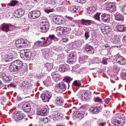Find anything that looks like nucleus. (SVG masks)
Masks as SVG:
<instances>
[{
    "mask_svg": "<svg viewBox=\"0 0 126 126\" xmlns=\"http://www.w3.org/2000/svg\"><path fill=\"white\" fill-rule=\"evenodd\" d=\"M21 86L26 89H28L29 88V83L27 81H24L21 83Z\"/></svg>",
    "mask_w": 126,
    "mask_h": 126,
    "instance_id": "35",
    "label": "nucleus"
},
{
    "mask_svg": "<svg viewBox=\"0 0 126 126\" xmlns=\"http://www.w3.org/2000/svg\"><path fill=\"white\" fill-rule=\"evenodd\" d=\"M101 30L103 34H112L113 33L112 28L109 26H105L104 28L101 29Z\"/></svg>",
    "mask_w": 126,
    "mask_h": 126,
    "instance_id": "21",
    "label": "nucleus"
},
{
    "mask_svg": "<svg viewBox=\"0 0 126 126\" xmlns=\"http://www.w3.org/2000/svg\"><path fill=\"white\" fill-rule=\"evenodd\" d=\"M45 66L48 71H51V70H52V68H53V63H47L45 64Z\"/></svg>",
    "mask_w": 126,
    "mask_h": 126,
    "instance_id": "41",
    "label": "nucleus"
},
{
    "mask_svg": "<svg viewBox=\"0 0 126 126\" xmlns=\"http://www.w3.org/2000/svg\"><path fill=\"white\" fill-rule=\"evenodd\" d=\"M53 21L55 22L56 24L61 25L63 22H64V18L62 16H57L53 17Z\"/></svg>",
    "mask_w": 126,
    "mask_h": 126,
    "instance_id": "13",
    "label": "nucleus"
},
{
    "mask_svg": "<svg viewBox=\"0 0 126 126\" xmlns=\"http://www.w3.org/2000/svg\"><path fill=\"white\" fill-rule=\"evenodd\" d=\"M47 40H45L44 41H36L34 43V47H36L37 48H39V47H44V46H46L47 44Z\"/></svg>",
    "mask_w": 126,
    "mask_h": 126,
    "instance_id": "28",
    "label": "nucleus"
},
{
    "mask_svg": "<svg viewBox=\"0 0 126 126\" xmlns=\"http://www.w3.org/2000/svg\"><path fill=\"white\" fill-rule=\"evenodd\" d=\"M82 99L83 101H90L91 99V92L90 91H85L81 94Z\"/></svg>",
    "mask_w": 126,
    "mask_h": 126,
    "instance_id": "10",
    "label": "nucleus"
},
{
    "mask_svg": "<svg viewBox=\"0 0 126 126\" xmlns=\"http://www.w3.org/2000/svg\"><path fill=\"white\" fill-rule=\"evenodd\" d=\"M112 123L115 126H123L126 124V118L125 116L114 117L112 120Z\"/></svg>",
    "mask_w": 126,
    "mask_h": 126,
    "instance_id": "2",
    "label": "nucleus"
},
{
    "mask_svg": "<svg viewBox=\"0 0 126 126\" xmlns=\"http://www.w3.org/2000/svg\"><path fill=\"white\" fill-rule=\"evenodd\" d=\"M63 59V55H59L57 56V61H59L60 63H62V60Z\"/></svg>",
    "mask_w": 126,
    "mask_h": 126,
    "instance_id": "48",
    "label": "nucleus"
},
{
    "mask_svg": "<svg viewBox=\"0 0 126 126\" xmlns=\"http://www.w3.org/2000/svg\"><path fill=\"white\" fill-rule=\"evenodd\" d=\"M66 51L67 53H71L73 50V45L72 44H69L66 46Z\"/></svg>",
    "mask_w": 126,
    "mask_h": 126,
    "instance_id": "38",
    "label": "nucleus"
},
{
    "mask_svg": "<svg viewBox=\"0 0 126 126\" xmlns=\"http://www.w3.org/2000/svg\"><path fill=\"white\" fill-rule=\"evenodd\" d=\"M110 41H111L113 44H117L120 42V39H119L118 36H116L115 34L113 33L111 36Z\"/></svg>",
    "mask_w": 126,
    "mask_h": 126,
    "instance_id": "30",
    "label": "nucleus"
},
{
    "mask_svg": "<svg viewBox=\"0 0 126 126\" xmlns=\"http://www.w3.org/2000/svg\"><path fill=\"white\" fill-rule=\"evenodd\" d=\"M55 90L58 93H63V91L66 90V85L63 82H61L56 85Z\"/></svg>",
    "mask_w": 126,
    "mask_h": 126,
    "instance_id": "7",
    "label": "nucleus"
},
{
    "mask_svg": "<svg viewBox=\"0 0 126 126\" xmlns=\"http://www.w3.org/2000/svg\"><path fill=\"white\" fill-rule=\"evenodd\" d=\"M20 57L23 60H26L31 59V56H32V53L29 50L21 51L20 53Z\"/></svg>",
    "mask_w": 126,
    "mask_h": 126,
    "instance_id": "6",
    "label": "nucleus"
},
{
    "mask_svg": "<svg viewBox=\"0 0 126 126\" xmlns=\"http://www.w3.org/2000/svg\"><path fill=\"white\" fill-rule=\"evenodd\" d=\"M41 15V12L39 10H33L29 13V18L31 19H36L39 18Z\"/></svg>",
    "mask_w": 126,
    "mask_h": 126,
    "instance_id": "9",
    "label": "nucleus"
},
{
    "mask_svg": "<svg viewBox=\"0 0 126 126\" xmlns=\"http://www.w3.org/2000/svg\"><path fill=\"white\" fill-rule=\"evenodd\" d=\"M101 15V13L97 12L94 16V17L95 20H97V21H101L100 20V15Z\"/></svg>",
    "mask_w": 126,
    "mask_h": 126,
    "instance_id": "45",
    "label": "nucleus"
},
{
    "mask_svg": "<svg viewBox=\"0 0 126 126\" xmlns=\"http://www.w3.org/2000/svg\"><path fill=\"white\" fill-rule=\"evenodd\" d=\"M16 57V54L14 52L9 53L5 57L2 58V62L3 63H9L11 61H13Z\"/></svg>",
    "mask_w": 126,
    "mask_h": 126,
    "instance_id": "4",
    "label": "nucleus"
},
{
    "mask_svg": "<svg viewBox=\"0 0 126 126\" xmlns=\"http://www.w3.org/2000/svg\"><path fill=\"white\" fill-rule=\"evenodd\" d=\"M22 109L25 113H29L31 111V105L28 102H25L22 106Z\"/></svg>",
    "mask_w": 126,
    "mask_h": 126,
    "instance_id": "20",
    "label": "nucleus"
},
{
    "mask_svg": "<svg viewBox=\"0 0 126 126\" xmlns=\"http://www.w3.org/2000/svg\"><path fill=\"white\" fill-rule=\"evenodd\" d=\"M97 124L100 126H105V123H103L102 121V120L99 119L97 121Z\"/></svg>",
    "mask_w": 126,
    "mask_h": 126,
    "instance_id": "50",
    "label": "nucleus"
},
{
    "mask_svg": "<svg viewBox=\"0 0 126 126\" xmlns=\"http://www.w3.org/2000/svg\"><path fill=\"white\" fill-rule=\"evenodd\" d=\"M87 0H77L78 2L80 3H85V1Z\"/></svg>",
    "mask_w": 126,
    "mask_h": 126,
    "instance_id": "62",
    "label": "nucleus"
},
{
    "mask_svg": "<svg viewBox=\"0 0 126 126\" xmlns=\"http://www.w3.org/2000/svg\"><path fill=\"white\" fill-rule=\"evenodd\" d=\"M97 10V6L90 7L88 8L87 12L89 14H92L93 12H95Z\"/></svg>",
    "mask_w": 126,
    "mask_h": 126,
    "instance_id": "32",
    "label": "nucleus"
},
{
    "mask_svg": "<svg viewBox=\"0 0 126 126\" xmlns=\"http://www.w3.org/2000/svg\"><path fill=\"white\" fill-rule=\"evenodd\" d=\"M81 42L84 43V41L83 40H79L76 42V45L77 47H80L81 45H82Z\"/></svg>",
    "mask_w": 126,
    "mask_h": 126,
    "instance_id": "51",
    "label": "nucleus"
},
{
    "mask_svg": "<svg viewBox=\"0 0 126 126\" xmlns=\"http://www.w3.org/2000/svg\"><path fill=\"white\" fill-rule=\"evenodd\" d=\"M54 9H45L44 10V11L45 12H46L47 13H50V12H54Z\"/></svg>",
    "mask_w": 126,
    "mask_h": 126,
    "instance_id": "55",
    "label": "nucleus"
},
{
    "mask_svg": "<svg viewBox=\"0 0 126 126\" xmlns=\"http://www.w3.org/2000/svg\"><path fill=\"white\" fill-rule=\"evenodd\" d=\"M102 106L100 105L91 107L90 108V112L91 113V114H93L94 115H97V114H99V113L102 111Z\"/></svg>",
    "mask_w": 126,
    "mask_h": 126,
    "instance_id": "11",
    "label": "nucleus"
},
{
    "mask_svg": "<svg viewBox=\"0 0 126 126\" xmlns=\"http://www.w3.org/2000/svg\"><path fill=\"white\" fill-rule=\"evenodd\" d=\"M123 40V42H125V43H126V35L124 36Z\"/></svg>",
    "mask_w": 126,
    "mask_h": 126,
    "instance_id": "64",
    "label": "nucleus"
},
{
    "mask_svg": "<svg viewBox=\"0 0 126 126\" xmlns=\"http://www.w3.org/2000/svg\"><path fill=\"white\" fill-rule=\"evenodd\" d=\"M49 38H50V39H52V40H54L55 38H56V36H55L54 35H50Z\"/></svg>",
    "mask_w": 126,
    "mask_h": 126,
    "instance_id": "63",
    "label": "nucleus"
},
{
    "mask_svg": "<svg viewBox=\"0 0 126 126\" xmlns=\"http://www.w3.org/2000/svg\"><path fill=\"white\" fill-rule=\"evenodd\" d=\"M69 31H70V28L64 27L63 29V32L61 33L62 34V35H65V34H68V33H69Z\"/></svg>",
    "mask_w": 126,
    "mask_h": 126,
    "instance_id": "34",
    "label": "nucleus"
},
{
    "mask_svg": "<svg viewBox=\"0 0 126 126\" xmlns=\"http://www.w3.org/2000/svg\"><path fill=\"white\" fill-rule=\"evenodd\" d=\"M115 58L117 63L119 64L124 65L126 63V59L125 58L119 54V53L115 56Z\"/></svg>",
    "mask_w": 126,
    "mask_h": 126,
    "instance_id": "12",
    "label": "nucleus"
},
{
    "mask_svg": "<svg viewBox=\"0 0 126 126\" xmlns=\"http://www.w3.org/2000/svg\"><path fill=\"white\" fill-rule=\"evenodd\" d=\"M117 29H118V31H120V32H126V28L124 25H118L117 26Z\"/></svg>",
    "mask_w": 126,
    "mask_h": 126,
    "instance_id": "33",
    "label": "nucleus"
},
{
    "mask_svg": "<svg viewBox=\"0 0 126 126\" xmlns=\"http://www.w3.org/2000/svg\"><path fill=\"white\" fill-rule=\"evenodd\" d=\"M44 124H46L49 122V119L47 118H44L42 120Z\"/></svg>",
    "mask_w": 126,
    "mask_h": 126,
    "instance_id": "59",
    "label": "nucleus"
},
{
    "mask_svg": "<svg viewBox=\"0 0 126 126\" xmlns=\"http://www.w3.org/2000/svg\"><path fill=\"white\" fill-rule=\"evenodd\" d=\"M57 2L55 0H50L49 4H52V5H55Z\"/></svg>",
    "mask_w": 126,
    "mask_h": 126,
    "instance_id": "58",
    "label": "nucleus"
},
{
    "mask_svg": "<svg viewBox=\"0 0 126 126\" xmlns=\"http://www.w3.org/2000/svg\"><path fill=\"white\" fill-rule=\"evenodd\" d=\"M52 77L55 82H59L62 79V76L60 74L57 73V72H53L51 74Z\"/></svg>",
    "mask_w": 126,
    "mask_h": 126,
    "instance_id": "17",
    "label": "nucleus"
},
{
    "mask_svg": "<svg viewBox=\"0 0 126 126\" xmlns=\"http://www.w3.org/2000/svg\"><path fill=\"white\" fill-rule=\"evenodd\" d=\"M107 59L106 58H103L102 59V61H101L102 63H103V64H108V62H107Z\"/></svg>",
    "mask_w": 126,
    "mask_h": 126,
    "instance_id": "53",
    "label": "nucleus"
},
{
    "mask_svg": "<svg viewBox=\"0 0 126 126\" xmlns=\"http://www.w3.org/2000/svg\"><path fill=\"white\" fill-rule=\"evenodd\" d=\"M25 12V11H24V10H23V9H18L14 13V16L17 18H20L22 17L23 15H24Z\"/></svg>",
    "mask_w": 126,
    "mask_h": 126,
    "instance_id": "14",
    "label": "nucleus"
},
{
    "mask_svg": "<svg viewBox=\"0 0 126 126\" xmlns=\"http://www.w3.org/2000/svg\"><path fill=\"white\" fill-rule=\"evenodd\" d=\"M65 18H67V19H68V20H70V21H72V20H73L74 19L73 17H71L68 16H66Z\"/></svg>",
    "mask_w": 126,
    "mask_h": 126,
    "instance_id": "61",
    "label": "nucleus"
},
{
    "mask_svg": "<svg viewBox=\"0 0 126 126\" xmlns=\"http://www.w3.org/2000/svg\"><path fill=\"white\" fill-rule=\"evenodd\" d=\"M20 45H21L22 46H24V45H26V47H27V43L25 42V41L23 39H21V42L20 43Z\"/></svg>",
    "mask_w": 126,
    "mask_h": 126,
    "instance_id": "54",
    "label": "nucleus"
},
{
    "mask_svg": "<svg viewBox=\"0 0 126 126\" xmlns=\"http://www.w3.org/2000/svg\"><path fill=\"white\" fill-rule=\"evenodd\" d=\"M43 84L45 86H51L52 85V81H51V79L50 78H48L43 82Z\"/></svg>",
    "mask_w": 126,
    "mask_h": 126,
    "instance_id": "37",
    "label": "nucleus"
},
{
    "mask_svg": "<svg viewBox=\"0 0 126 126\" xmlns=\"http://www.w3.org/2000/svg\"><path fill=\"white\" fill-rule=\"evenodd\" d=\"M93 47L90 45L86 44L85 46V51H86V52H91V51H93Z\"/></svg>",
    "mask_w": 126,
    "mask_h": 126,
    "instance_id": "36",
    "label": "nucleus"
},
{
    "mask_svg": "<svg viewBox=\"0 0 126 126\" xmlns=\"http://www.w3.org/2000/svg\"><path fill=\"white\" fill-rule=\"evenodd\" d=\"M20 43H21V39H18L16 41V45H17V48H25L26 47V45H20Z\"/></svg>",
    "mask_w": 126,
    "mask_h": 126,
    "instance_id": "40",
    "label": "nucleus"
},
{
    "mask_svg": "<svg viewBox=\"0 0 126 126\" xmlns=\"http://www.w3.org/2000/svg\"><path fill=\"white\" fill-rule=\"evenodd\" d=\"M84 36L86 38V40H88V38L90 37V35L89 34V32H85Z\"/></svg>",
    "mask_w": 126,
    "mask_h": 126,
    "instance_id": "52",
    "label": "nucleus"
},
{
    "mask_svg": "<svg viewBox=\"0 0 126 126\" xmlns=\"http://www.w3.org/2000/svg\"><path fill=\"white\" fill-rule=\"evenodd\" d=\"M40 30L42 33H46L49 30V21L47 20H42L40 22Z\"/></svg>",
    "mask_w": 126,
    "mask_h": 126,
    "instance_id": "5",
    "label": "nucleus"
},
{
    "mask_svg": "<svg viewBox=\"0 0 126 126\" xmlns=\"http://www.w3.org/2000/svg\"><path fill=\"white\" fill-rule=\"evenodd\" d=\"M122 11L124 14H126V5L124 6L122 9Z\"/></svg>",
    "mask_w": 126,
    "mask_h": 126,
    "instance_id": "56",
    "label": "nucleus"
},
{
    "mask_svg": "<svg viewBox=\"0 0 126 126\" xmlns=\"http://www.w3.org/2000/svg\"><path fill=\"white\" fill-rule=\"evenodd\" d=\"M10 24L3 23L0 26V30H1V31H3V32H9V31H10Z\"/></svg>",
    "mask_w": 126,
    "mask_h": 126,
    "instance_id": "16",
    "label": "nucleus"
},
{
    "mask_svg": "<svg viewBox=\"0 0 126 126\" xmlns=\"http://www.w3.org/2000/svg\"><path fill=\"white\" fill-rule=\"evenodd\" d=\"M25 118V114L21 111H16L14 112L12 116V119L14 120L16 122H19V121H22Z\"/></svg>",
    "mask_w": 126,
    "mask_h": 126,
    "instance_id": "3",
    "label": "nucleus"
},
{
    "mask_svg": "<svg viewBox=\"0 0 126 126\" xmlns=\"http://www.w3.org/2000/svg\"><path fill=\"white\" fill-rule=\"evenodd\" d=\"M17 3H18V1L12 0L8 4V6H15Z\"/></svg>",
    "mask_w": 126,
    "mask_h": 126,
    "instance_id": "42",
    "label": "nucleus"
},
{
    "mask_svg": "<svg viewBox=\"0 0 126 126\" xmlns=\"http://www.w3.org/2000/svg\"><path fill=\"white\" fill-rule=\"evenodd\" d=\"M52 97V94H42L41 98L43 102H49Z\"/></svg>",
    "mask_w": 126,
    "mask_h": 126,
    "instance_id": "18",
    "label": "nucleus"
},
{
    "mask_svg": "<svg viewBox=\"0 0 126 126\" xmlns=\"http://www.w3.org/2000/svg\"><path fill=\"white\" fill-rule=\"evenodd\" d=\"M67 70H68V65L66 63L62 64L59 68V71L62 73L65 72Z\"/></svg>",
    "mask_w": 126,
    "mask_h": 126,
    "instance_id": "24",
    "label": "nucleus"
},
{
    "mask_svg": "<svg viewBox=\"0 0 126 126\" xmlns=\"http://www.w3.org/2000/svg\"><path fill=\"white\" fill-rule=\"evenodd\" d=\"M112 70L113 72H115V73H118V72H119L120 70V68L119 67V66L115 65L113 66Z\"/></svg>",
    "mask_w": 126,
    "mask_h": 126,
    "instance_id": "47",
    "label": "nucleus"
},
{
    "mask_svg": "<svg viewBox=\"0 0 126 126\" xmlns=\"http://www.w3.org/2000/svg\"><path fill=\"white\" fill-rule=\"evenodd\" d=\"M23 67V63L19 60H15L11 63L9 67L10 72H17L19 71Z\"/></svg>",
    "mask_w": 126,
    "mask_h": 126,
    "instance_id": "1",
    "label": "nucleus"
},
{
    "mask_svg": "<svg viewBox=\"0 0 126 126\" xmlns=\"http://www.w3.org/2000/svg\"><path fill=\"white\" fill-rule=\"evenodd\" d=\"M48 112V109L47 108H43L40 110L37 111V115L38 116H47V112Z\"/></svg>",
    "mask_w": 126,
    "mask_h": 126,
    "instance_id": "29",
    "label": "nucleus"
},
{
    "mask_svg": "<svg viewBox=\"0 0 126 126\" xmlns=\"http://www.w3.org/2000/svg\"><path fill=\"white\" fill-rule=\"evenodd\" d=\"M106 10L109 12H114L116 10V6L112 3H108L106 5Z\"/></svg>",
    "mask_w": 126,
    "mask_h": 126,
    "instance_id": "19",
    "label": "nucleus"
},
{
    "mask_svg": "<svg viewBox=\"0 0 126 126\" xmlns=\"http://www.w3.org/2000/svg\"><path fill=\"white\" fill-rule=\"evenodd\" d=\"M87 59V56H83L80 57L79 59V63H85V61H86Z\"/></svg>",
    "mask_w": 126,
    "mask_h": 126,
    "instance_id": "39",
    "label": "nucleus"
},
{
    "mask_svg": "<svg viewBox=\"0 0 126 126\" xmlns=\"http://www.w3.org/2000/svg\"><path fill=\"white\" fill-rule=\"evenodd\" d=\"M55 103L59 106L63 105L64 101L62 97L56 96H55Z\"/></svg>",
    "mask_w": 126,
    "mask_h": 126,
    "instance_id": "27",
    "label": "nucleus"
},
{
    "mask_svg": "<svg viewBox=\"0 0 126 126\" xmlns=\"http://www.w3.org/2000/svg\"><path fill=\"white\" fill-rule=\"evenodd\" d=\"M0 77L3 79V81H6V82H10L12 80L11 76L6 75V74L3 72L0 73Z\"/></svg>",
    "mask_w": 126,
    "mask_h": 126,
    "instance_id": "15",
    "label": "nucleus"
},
{
    "mask_svg": "<svg viewBox=\"0 0 126 126\" xmlns=\"http://www.w3.org/2000/svg\"><path fill=\"white\" fill-rule=\"evenodd\" d=\"M111 19V15L109 14L103 13L101 15V20L104 22H109Z\"/></svg>",
    "mask_w": 126,
    "mask_h": 126,
    "instance_id": "25",
    "label": "nucleus"
},
{
    "mask_svg": "<svg viewBox=\"0 0 126 126\" xmlns=\"http://www.w3.org/2000/svg\"><path fill=\"white\" fill-rule=\"evenodd\" d=\"M81 23L82 25H84L85 26H88L89 25H91V24H94V22L90 20L82 19V20H81Z\"/></svg>",
    "mask_w": 126,
    "mask_h": 126,
    "instance_id": "23",
    "label": "nucleus"
},
{
    "mask_svg": "<svg viewBox=\"0 0 126 126\" xmlns=\"http://www.w3.org/2000/svg\"><path fill=\"white\" fill-rule=\"evenodd\" d=\"M115 20H117V21H119L120 22H124L125 21V18L123 14H120L119 13H117L115 15Z\"/></svg>",
    "mask_w": 126,
    "mask_h": 126,
    "instance_id": "26",
    "label": "nucleus"
},
{
    "mask_svg": "<svg viewBox=\"0 0 126 126\" xmlns=\"http://www.w3.org/2000/svg\"><path fill=\"white\" fill-rule=\"evenodd\" d=\"M75 22H76V21L73 20L72 24H69L68 25H67V26H69V27L72 26L73 27H74V26H75L76 25Z\"/></svg>",
    "mask_w": 126,
    "mask_h": 126,
    "instance_id": "57",
    "label": "nucleus"
},
{
    "mask_svg": "<svg viewBox=\"0 0 126 126\" xmlns=\"http://www.w3.org/2000/svg\"><path fill=\"white\" fill-rule=\"evenodd\" d=\"M111 101V99L108 98H106L104 100V102L105 104H109V103H110V102Z\"/></svg>",
    "mask_w": 126,
    "mask_h": 126,
    "instance_id": "60",
    "label": "nucleus"
},
{
    "mask_svg": "<svg viewBox=\"0 0 126 126\" xmlns=\"http://www.w3.org/2000/svg\"><path fill=\"white\" fill-rule=\"evenodd\" d=\"M94 102H98V103H102V99L99 97H96L94 98Z\"/></svg>",
    "mask_w": 126,
    "mask_h": 126,
    "instance_id": "49",
    "label": "nucleus"
},
{
    "mask_svg": "<svg viewBox=\"0 0 126 126\" xmlns=\"http://www.w3.org/2000/svg\"><path fill=\"white\" fill-rule=\"evenodd\" d=\"M50 118L54 121H63V115L61 113L53 112L51 114Z\"/></svg>",
    "mask_w": 126,
    "mask_h": 126,
    "instance_id": "8",
    "label": "nucleus"
},
{
    "mask_svg": "<svg viewBox=\"0 0 126 126\" xmlns=\"http://www.w3.org/2000/svg\"><path fill=\"white\" fill-rule=\"evenodd\" d=\"M76 58V53H72L70 54L69 57L67 59V63H72L74 59Z\"/></svg>",
    "mask_w": 126,
    "mask_h": 126,
    "instance_id": "31",
    "label": "nucleus"
},
{
    "mask_svg": "<svg viewBox=\"0 0 126 126\" xmlns=\"http://www.w3.org/2000/svg\"><path fill=\"white\" fill-rule=\"evenodd\" d=\"M68 10L73 13H77V12H79V6L75 5L70 6L68 8Z\"/></svg>",
    "mask_w": 126,
    "mask_h": 126,
    "instance_id": "22",
    "label": "nucleus"
},
{
    "mask_svg": "<svg viewBox=\"0 0 126 126\" xmlns=\"http://www.w3.org/2000/svg\"><path fill=\"white\" fill-rule=\"evenodd\" d=\"M63 81L69 84L71 81H72V78L69 77H66L63 79Z\"/></svg>",
    "mask_w": 126,
    "mask_h": 126,
    "instance_id": "46",
    "label": "nucleus"
},
{
    "mask_svg": "<svg viewBox=\"0 0 126 126\" xmlns=\"http://www.w3.org/2000/svg\"><path fill=\"white\" fill-rule=\"evenodd\" d=\"M63 27H58L56 28V31L58 33L59 35L60 36L63 35V34H62V32H63Z\"/></svg>",
    "mask_w": 126,
    "mask_h": 126,
    "instance_id": "44",
    "label": "nucleus"
},
{
    "mask_svg": "<svg viewBox=\"0 0 126 126\" xmlns=\"http://www.w3.org/2000/svg\"><path fill=\"white\" fill-rule=\"evenodd\" d=\"M72 85L77 87H80L81 86V82L79 80H76L73 82Z\"/></svg>",
    "mask_w": 126,
    "mask_h": 126,
    "instance_id": "43",
    "label": "nucleus"
}]
</instances>
